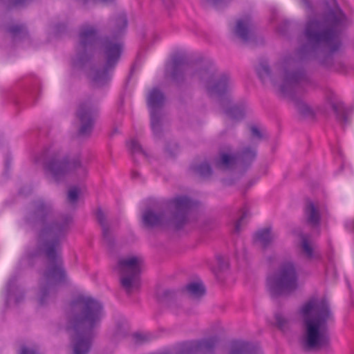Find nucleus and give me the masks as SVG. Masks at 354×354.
<instances>
[{
  "label": "nucleus",
  "instance_id": "f257e3e1",
  "mask_svg": "<svg viewBox=\"0 0 354 354\" xmlns=\"http://www.w3.org/2000/svg\"><path fill=\"white\" fill-rule=\"evenodd\" d=\"M68 331L73 342L74 354H86L91 344V328L102 319V304L93 298L80 295L69 305Z\"/></svg>",
  "mask_w": 354,
  "mask_h": 354
},
{
  "label": "nucleus",
  "instance_id": "f03ea898",
  "mask_svg": "<svg viewBox=\"0 0 354 354\" xmlns=\"http://www.w3.org/2000/svg\"><path fill=\"white\" fill-rule=\"evenodd\" d=\"M304 333L301 342L306 350H317L329 342L328 324L333 316L328 301L324 298H312L300 309Z\"/></svg>",
  "mask_w": 354,
  "mask_h": 354
},
{
  "label": "nucleus",
  "instance_id": "7ed1b4c3",
  "mask_svg": "<svg viewBox=\"0 0 354 354\" xmlns=\"http://www.w3.org/2000/svg\"><path fill=\"white\" fill-rule=\"evenodd\" d=\"M333 6L325 21H311L308 23L305 35L310 42L323 43L331 51H335L339 46L337 31L345 25L346 19L335 1Z\"/></svg>",
  "mask_w": 354,
  "mask_h": 354
},
{
  "label": "nucleus",
  "instance_id": "20e7f679",
  "mask_svg": "<svg viewBox=\"0 0 354 354\" xmlns=\"http://www.w3.org/2000/svg\"><path fill=\"white\" fill-rule=\"evenodd\" d=\"M193 205V202L185 196L176 197L169 203V209L172 216L167 218L163 214H156L151 211L143 214V223L148 227L173 224L176 227H180L184 223L185 216Z\"/></svg>",
  "mask_w": 354,
  "mask_h": 354
},
{
  "label": "nucleus",
  "instance_id": "39448f33",
  "mask_svg": "<svg viewBox=\"0 0 354 354\" xmlns=\"http://www.w3.org/2000/svg\"><path fill=\"white\" fill-rule=\"evenodd\" d=\"M267 286L272 295L287 294L297 287V277L291 262L284 263L280 270L268 277Z\"/></svg>",
  "mask_w": 354,
  "mask_h": 354
},
{
  "label": "nucleus",
  "instance_id": "423d86ee",
  "mask_svg": "<svg viewBox=\"0 0 354 354\" xmlns=\"http://www.w3.org/2000/svg\"><path fill=\"white\" fill-rule=\"evenodd\" d=\"M43 250L49 261V267L45 273V279L50 285L58 284L65 279L66 274L59 257V243L53 239L51 231L48 233Z\"/></svg>",
  "mask_w": 354,
  "mask_h": 354
},
{
  "label": "nucleus",
  "instance_id": "0eeeda50",
  "mask_svg": "<svg viewBox=\"0 0 354 354\" xmlns=\"http://www.w3.org/2000/svg\"><path fill=\"white\" fill-rule=\"evenodd\" d=\"M142 263L141 257L134 256L122 259L119 261L118 270L121 273V283L129 292L140 286Z\"/></svg>",
  "mask_w": 354,
  "mask_h": 354
},
{
  "label": "nucleus",
  "instance_id": "6e6552de",
  "mask_svg": "<svg viewBox=\"0 0 354 354\" xmlns=\"http://www.w3.org/2000/svg\"><path fill=\"white\" fill-rule=\"evenodd\" d=\"M102 48L106 56V69L97 71L94 77V82L98 85L103 84L109 80L108 69L118 61L122 51V44L117 35L104 40Z\"/></svg>",
  "mask_w": 354,
  "mask_h": 354
},
{
  "label": "nucleus",
  "instance_id": "1a4fd4ad",
  "mask_svg": "<svg viewBox=\"0 0 354 354\" xmlns=\"http://www.w3.org/2000/svg\"><path fill=\"white\" fill-rule=\"evenodd\" d=\"M165 100L162 93L158 88H153L147 97V104L150 111L151 124L153 131L159 125L158 110L163 104Z\"/></svg>",
  "mask_w": 354,
  "mask_h": 354
},
{
  "label": "nucleus",
  "instance_id": "9d476101",
  "mask_svg": "<svg viewBox=\"0 0 354 354\" xmlns=\"http://www.w3.org/2000/svg\"><path fill=\"white\" fill-rule=\"evenodd\" d=\"M77 116L82 123L80 133L82 135L88 134L92 129L94 113L87 105H81L77 111Z\"/></svg>",
  "mask_w": 354,
  "mask_h": 354
},
{
  "label": "nucleus",
  "instance_id": "9b49d317",
  "mask_svg": "<svg viewBox=\"0 0 354 354\" xmlns=\"http://www.w3.org/2000/svg\"><path fill=\"white\" fill-rule=\"evenodd\" d=\"M77 162L75 161L64 160L62 162H53L48 165V169L55 178L59 174H64L68 169L75 167Z\"/></svg>",
  "mask_w": 354,
  "mask_h": 354
},
{
  "label": "nucleus",
  "instance_id": "f8f14e48",
  "mask_svg": "<svg viewBox=\"0 0 354 354\" xmlns=\"http://www.w3.org/2000/svg\"><path fill=\"white\" fill-rule=\"evenodd\" d=\"M235 32L243 40H247L249 38L250 30L248 17L241 19L237 21Z\"/></svg>",
  "mask_w": 354,
  "mask_h": 354
},
{
  "label": "nucleus",
  "instance_id": "ddd939ff",
  "mask_svg": "<svg viewBox=\"0 0 354 354\" xmlns=\"http://www.w3.org/2000/svg\"><path fill=\"white\" fill-rule=\"evenodd\" d=\"M274 239V236L269 228L259 230L254 235L255 242L263 247H266Z\"/></svg>",
  "mask_w": 354,
  "mask_h": 354
},
{
  "label": "nucleus",
  "instance_id": "4468645a",
  "mask_svg": "<svg viewBox=\"0 0 354 354\" xmlns=\"http://www.w3.org/2000/svg\"><path fill=\"white\" fill-rule=\"evenodd\" d=\"M96 31L92 27L83 28L80 35L81 44L86 46L93 44L96 39Z\"/></svg>",
  "mask_w": 354,
  "mask_h": 354
},
{
  "label": "nucleus",
  "instance_id": "2eb2a0df",
  "mask_svg": "<svg viewBox=\"0 0 354 354\" xmlns=\"http://www.w3.org/2000/svg\"><path fill=\"white\" fill-rule=\"evenodd\" d=\"M305 214L308 223L311 225H317L319 221V214L314 204L311 202L307 203L305 208Z\"/></svg>",
  "mask_w": 354,
  "mask_h": 354
},
{
  "label": "nucleus",
  "instance_id": "dca6fc26",
  "mask_svg": "<svg viewBox=\"0 0 354 354\" xmlns=\"http://www.w3.org/2000/svg\"><path fill=\"white\" fill-rule=\"evenodd\" d=\"M186 290L191 296L195 298L203 296L205 292V287L201 281L189 283L186 286Z\"/></svg>",
  "mask_w": 354,
  "mask_h": 354
},
{
  "label": "nucleus",
  "instance_id": "f3484780",
  "mask_svg": "<svg viewBox=\"0 0 354 354\" xmlns=\"http://www.w3.org/2000/svg\"><path fill=\"white\" fill-rule=\"evenodd\" d=\"M236 160L235 155L230 154L227 153H222L221 158L218 161L217 165L221 168H229L232 167Z\"/></svg>",
  "mask_w": 354,
  "mask_h": 354
},
{
  "label": "nucleus",
  "instance_id": "a211bd4d",
  "mask_svg": "<svg viewBox=\"0 0 354 354\" xmlns=\"http://www.w3.org/2000/svg\"><path fill=\"white\" fill-rule=\"evenodd\" d=\"M82 193L83 189L81 187H74L71 188L68 194V201L71 203H75Z\"/></svg>",
  "mask_w": 354,
  "mask_h": 354
},
{
  "label": "nucleus",
  "instance_id": "6ab92c4d",
  "mask_svg": "<svg viewBox=\"0 0 354 354\" xmlns=\"http://www.w3.org/2000/svg\"><path fill=\"white\" fill-rule=\"evenodd\" d=\"M302 249L308 257L312 258L314 257L313 249L308 239L305 237L302 238Z\"/></svg>",
  "mask_w": 354,
  "mask_h": 354
},
{
  "label": "nucleus",
  "instance_id": "aec40b11",
  "mask_svg": "<svg viewBox=\"0 0 354 354\" xmlns=\"http://www.w3.org/2000/svg\"><path fill=\"white\" fill-rule=\"evenodd\" d=\"M248 344L243 342H237L234 343V350L231 354H241L248 349Z\"/></svg>",
  "mask_w": 354,
  "mask_h": 354
},
{
  "label": "nucleus",
  "instance_id": "412c9836",
  "mask_svg": "<svg viewBox=\"0 0 354 354\" xmlns=\"http://www.w3.org/2000/svg\"><path fill=\"white\" fill-rule=\"evenodd\" d=\"M226 82L227 80L225 77L221 78L217 80L215 84L212 87H210L209 89L212 91H216L217 92H221L225 88Z\"/></svg>",
  "mask_w": 354,
  "mask_h": 354
},
{
  "label": "nucleus",
  "instance_id": "4be33fe9",
  "mask_svg": "<svg viewBox=\"0 0 354 354\" xmlns=\"http://www.w3.org/2000/svg\"><path fill=\"white\" fill-rule=\"evenodd\" d=\"M129 149L133 153L142 151L141 147L136 139H131L127 142Z\"/></svg>",
  "mask_w": 354,
  "mask_h": 354
},
{
  "label": "nucleus",
  "instance_id": "5701e85b",
  "mask_svg": "<svg viewBox=\"0 0 354 354\" xmlns=\"http://www.w3.org/2000/svg\"><path fill=\"white\" fill-rule=\"evenodd\" d=\"M297 81V75L295 73L288 74L286 77V82L290 84H292Z\"/></svg>",
  "mask_w": 354,
  "mask_h": 354
},
{
  "label": "nucleus",
  "instance_id": "b1692460",
  "mask_svg": "<svg viewBox=\"0 0 354 354\" xmlns=\"http://www.w3.org/2000/svg\"><path fill=\"white\" fill-rule=\"evenodd\" d=\"M200 172L202 174H209L211 171L210 167L207 164L203 165L199 168Z\"/></svg>",
  "mask_w": 354,
  "mask_h": 354
},
{
  "label": "nucleus",
  "instance_id": "393cba45",
  "mask_svg": "<svg viewBox=\"0 0 354 354\" xmlns=\"http://www.w3.org/2000/svg\"><path fill=\"white\" fill-rule=\"evenodd\" d=\"M251 132H252V136L254 137L260 138L261 136L260 130L257 126H252L251 127Z\"/></svg>",
  "mask_w": 354,
  "mask_h": 354
},
{
  "label": "nucleus",
  "instance_id": "a878e982",
  "mask_svg": "<svg viewBox=\"0 0 354 354\" xmlns=\"http://www.w3.org/2000/svg\"><path fill=\"white\" fill-rule=\"evenodd\" d=\"M96 216H97L99 222L103 225L104 215L103 212L101 209H98L96 212Z\"/></svg>",
  "mask_w": 354,
  "mask_h": 354
},
{
  "label": "nucleus",
  "instance_id": "bb28decb",
  "mask_svg": "<svg viewBox=\"0 0 354 354\" xmlns=\"http://www.w3.org/2000/svg\"><path fill=\"white\" fill-rule=\"evenodd\" d=\"M19 354H37V353L33 349H28L26 347H24L21 348Z\"/></svg>",
  "mask_w": 354,
  "mask_h": 354
},
{
  "label": "nucleus",
  "instance_id": "cd10ccee",
  "mask_svg": "<svg viewBox=\"0 0 354 354\" xmlns=\"http://www.w3.org/2000/svg\"><path fill=\"white\" fill-rule=\"evenodd\" d=\"M15 280L13 279H10L7 284V290L8 292H10L12 287L14 286Z\"/></svg>",
  "mask_w": 354,
  "mask_h": 354
},
{
  "label": "nucleus",
  "instance_id": "c85d7f7f",
  "mask_svg": "<svg viewBox=\"0 0 354 354\" xmlns=\"http://www.w3.org/2000/svg\"><path fill=\"white\" fill-rule=\"evenodd\" d=\"M127 24V20H126L125 17H122L121 18V26H120V30L124 29V28H126Z\"/></svg>",
  "mask_w": 354,
  "mask_h": 354
},
{
  "label": "nucleus",
  "instance_id": "c756f323",
  "mask_svg": "<svg viewBox=\"0 0 354 354\" xmlns=\"http://www.w3.org/2000/svg\"><path fill=\"white\" fill-rule=\"evenodd\" d=\"M245 216H243L238 221L237 223H236V226H235V229L236 231H239L240 230V225H241V221H243V217Z\"/></svg>",
  "mask_w": 354,
  "mask_h": 354
},
{
  "label": "nucleus",
  "instance_id": "7c9ffc66",
  "mask_svg": "<svg viewBox=\"0 0 354 354\" xmlns=\"http://www.w3.org/2000/svg\"><path fill=\"white\" fill-rule=\"evenodd\" d=\"M276 319H277V324L279 325V326L280 328H282L283 326V324L282 320H281V317H280L279 316H277Z\"/></svg>",
  "mask_w": 354,
  "mask_h": 354
},
{
  "label": "nucleus",
  "instance_id": "2f4dec72",
  "mask_svg": "<svg viewBox=\"0 0 354 354\" xmlns=\"http://www.w3.org/2000/svg\"><path fill=\"white\" fill-rule=\"evenodd\" d=\"M262 70L263 71H265L266 73H269V69H268V67L265 66H263L262 67Z\"/></svg>",
  "mask_w": 354,
  "mask_h": 354
},
{
  "label": "nucleus",
  "instance_id": "473e14b6",
  "mask_svg": "<svg viewBox=\"0 0 354 354\" xmlns=\"http://www.w3.org/2000/svg\"><path fill=\"white\" fill-rule=\"evenodd\" d=\"M135 337H136V338L137 339V341H138V342H139V341H140V340H139V339H143V337H142V336L141 335H138V334H136V335H135Z\"/></svg>",
  "mask_w": 354,
  "mask_h": 354
},
{
  "label": "nucleus",
  "instance_id": "72a5a7b5",
  "mask_svg": "<svg viewBox=\"0 0 354 354\" xmlns=\"http://www.w3.org/2000/svg\"><path fill=\"white\" fill-rule=\"evenodd\" d=\"M250 156L254 158L255 156V152L254 151H250L249 152Z\"/></svg>",
  "mask_w": 354,
  "mask_h": 354
},
{
  "label": "nucleus",
  "instance_id": "f704fd0d",
  "mask_svg": "<svg viewBox=\"0 0 354 354\" xmlns=\"http://www.w3.org/2000/svg\"><path fill=\"white\" fill-rule=\"evenodd\" d=\"M353 227L354 229V221H353L351 223V227Z\"/></svg>",
  "mask_w": 354,
  "mask_h": 354
},
{
  "label": "nucleus",
  "instance_id": "c9c22d12",
  "mask_svg": "<svg viewBox=\"0 0 354 354\" xmlns=\"http://www.w3.org/2000/svg\"><path fill=\"white\" fill-rule=\"evenodd\" d=\"M259 75L261 77H262V73L261 71H259Z\"/></svg>",
  "mask_w": 354,
  "mask_h": 354
},
{
  "label": "nucleus",
  "instance_id": "e433bc0d",
  "mask_svg": "<svg viewBox=\"0 0 354 354\" xmlns=\"http://www.w3.org/2000/svg\"><path fill=\"white\" fill-rule=\"evenodd\" d=\"M104 234L105 235L106 234V232H105V230L104 229Z\"/></svg>",
  "mask_w": 354,
  "mask_h": 354
}]
</instances>
